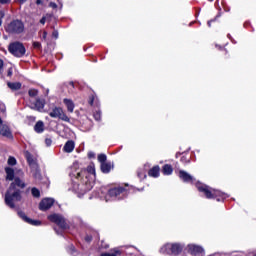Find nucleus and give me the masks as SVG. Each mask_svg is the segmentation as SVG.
I'll list each match as a JSON object with an SVG mask.
<instances>
[{
  "label": "nucleus",
  "mask_w": 256,
  "mask_h": 256,
  "mask_svg": "<svg viewBox=\"0 0 256 256\" xmlns=\"http://www.w3.org/2000/svg\"><path fill=\"white\" fill-rule=\"evenodd\" d=\"M8 51L14 57H23L25 55V46L21 42H12L8 46Z\"/></svg>",
  "instance_id": "nucleus-3"
},
{
  "label": "nucleus",
  "mask_w": 256,
  "mask_h": 256,
  "mask_svg": "<svg viewBox=\"0 0 256 256\" xmlns=\"http://www.w3.org/2000/svg\"><path fill=\"white\" fill-rule=\"evenodd\" d=\"M43 39H47V32H43Z\"/></svg>",
  "instance_id": "nucleus-38"
},
{
  "label": "nucleus",
  "mask_w": 256,
  "mask_h": 256,
  "mask_svg": "<svg viewBox=\"0 0 256 256\" xmlns=\"http://www.w3.org/2000/svg\"><path fill=\"white\" fill-rule=\"evenodd\" d=\"M7 75H8V77H11L13 75V69L12 68L8 69Z\"/></svg>",
  "instance_id": "nucleus-32"
},
{
  "label": "nucleus",
  "mask_w": 256,
  "mask_h": 256,
  "mask_svg": "<svg viewBox=\"0 0 256 256\" xmlns=\"http://www.w3.org/2000/svg\"><path fill=\"white\" fill-rule=\"evenodd\" d=\"M27 159H28L29 163H31V161H33V159H31V155H28Z\"/></svg>",
  "instance_id": "nucleus-39"
},
{
  "label": "nucleus",
  "mask_w": 256,
  "mask_h": 256,
  "mask_svg": "<svg viewBox=\"0 0 256 256\" xmlns=\"http://www.w3.org/2000/svg\"><path fill=\"white\" fill-rule=\"evenodd\" d=\"M33 47L34 49H41V44L39 42H34Z\"/></svg>",
  "instance_id": "nucleus-31"
},
{
  "label": "nucleus",
  "mask_w": 256,
  "mask_h": 256,
  "mask_svg": "<svg viewBox=\"0 0 256 256\" xmlns=\"http://www.w3.org/2000/svg\"><path fill=\"white\" fill-rule=\"evenodd\" d=\"M31 193L33 197H41V192L37 188H32Z\"/></svg>",
  "instance_id": "nucleus-26"
},
{
  "label": "nucleus",
  "mask_w": 256,
  "mask_h": 256,
  "mask_svg": "<svg viewBox=\"0 0 256 256\" xmlns=\"http://www.w3.org/2000/svg\"><path fill=\"white\" fill-rule=\"evenodd\" d=\"M188 253H191V255H195V256H203V253H205V250L201 246L190 244L188 245Z\"/></svg>",
  "instance_id": "nucleus-8"
},
{
  "label": "nucleus",
  "mask_w": 256,
  "mask_h": 256,
  "mask_svg": "<svg viewBox=\"0 0 256 256\" xmlns=\"http://www.w3.org/2000/svg\"><path fill=\"white\" fill-rule=\"evenodd\" d=\"M34 131L36 133H43L45 131V124L43 121H38L34 126Z\"/></svg>",
  "instance_id": "nucleus-17"
},
{
  "label": "nucleus",
  "mask_w": 256,
  "mask_h": 256,
  "mask_svg": "<svg viewBox=\"0 0 256 256\" xmlns=\"http://www.w3.org/2000/svg\"><path fill=\"white\" fill-rule=\"evenodd\" d=\"M179 177L182 179V181H184V183H191V181H193V176L184 170L179 171Z\"/></svg>",
  "instance_id": "nucleus-12"
},
{
  "label": "nucleus",
  "mask_w": 256,
  "mask_h": 256,
  "mask_svg": "<svg viewBox=\"0 0 256 256\" xmlns=\"http://www.w3.org/2000/svg\"><path fill=\"white\" fill-rule=\"evenodd\" d=\"M36 5H43V0H36Z\"/></svg>",
  "instance_id": "nucleus-37"
},
{
  "label": "nucleus",
  "mask_w": 256,
  "mask_h": 256,
  "mask_svg": "<svg viewBox=\"0 0 256 256\" xmlns=\"http://www.w3.org/2000/svg\"><path fill=\"white\" fill-rule=\"evenodd\" d=\"M49 7H52V9H57V5L54 2H50Z\"/></svg>",
  "instance_id": "nucleus-33"
},
{
  "label": "nucleus",
  "mask_w": 256,
  "mask_h": 256,
  "mask_svg": "<svg viewBox=\"0 0 256 256\" xmlns=\"http://www.w3.org/2000/svg\"><path fill=\"white\" fill-rule=\"evenodd\" d=\"M47 21L46 17H42L40 20L41 25H45V22Z\"/></svg>",
  "instance_id": "nucleus-34"
},
{
  "label": "nucleus",
  "mask_w": 256,
  "mask_h": 256,
  "mask_svg": "<svg viewBox=\"0 0 256 256\" xmlns=\"http://www.w3.org/2000/svg\"><path fill=\"white\" fill-rule=\"evenodd\" d=\"M8 165H17V160L15 159V157L8 158Z\"/></svg>",
  "instance_id": "nucleus-27"
},
{
  "label": "nucleus",
  "mask_w": 256,
  "mask_h": 256,
  "mask_svg": "<svg viewBox=\"0 0 256 256\" xmlns=\"http://www.w3.org/2000/svg\"><path fill=\"white\" fill-rule=\"evenodd\" d=\"M19 3H25L27 0H17Z\"/></svg>",
  "instance_id": "nucleus-42"
},
{
  "label": "nucleus",
  "mask_w": 256,
  "mask_h": 256,
  "mask_svg": "<svg viewBox=\"0 0 256 256\" xmlns=\"http://www.w3.org/2000/svg\"><path fill=\"white\" fill-rule=\"evenodd\" d=\"M83 175H85V171H81L77 174V178L79 177H83Z\"/></svg>",
  "instance_id": "nucleus-35"
},
{
  "label": "nucleus",
  "mask_w": 256,
  "mask_h": 256,
  "mask_svg": "<svg viewBox=\"0 0 256 256\" xmlns=\"http://www.w3.org/2000/svg\"><path fill=\"white\" fill-rule=\"evenodd\" d=\"M18 215H19V217H21V219H23V221H25L26 223H29L30 225H35V226L41 225L40 221L33 220V219L27 217V215H25L24 212L20 211V212H18Z\"/></svg>",
  "instance_id": "nucleus-9"
},
{
  "label": "nucleus",
  "mask_w": 256,
  "mask_h": 256,
  "mask_svg": "<svg viewBox=\"0 0 256 256\" xmlns=\"http://www.w3.org/2000/svg\"><path fill=\"white\" fill-rule=\"evenodd\" d=\"M98 161L99 163H101V165H103V163H106L105 161H107V155L105 154L98 155Z\"/></svg>",
  "instance_id": "nucleus-24"
},
{
  "label": "nucleus",
  "mask_w": 256,
  "mask_h": 256,
  "mask_svg": "<svg viewBox=\"0 0 256 256\" xmlns=\"http://www.w3.org/2000/svg\"><path fill=\"white\" fill-rule=\"evenodd\" d=\"M20 175H23V171L19 170Z\"/></svg>",
  "instance_id": "nucleus-45"
},
{
  "label": "nucleus",
  "mask_w": 256,
  "mask_h": 256,
  "mask_svg": "<svg viewBox=\"0 0 256 256\" xmlns=\"http://www.w3.org/2000/svg\"><path fill=\"white\" fill-rule=\"evenodd\" d=\"M198 191H201L202 193H204L207 199H215V197L221 196V191L215 190V189H209V187L205 185H199Z\"/></svg>",
  "instance_id": "nucleus-4"
},
{
  "label": "nucleus",
  "mask_w": 256,
  "mask_h": 256,
  "mask_svg": "<svg viewBox=\"0 0 256 256\" xmlns=\"http://www.w3.org/2000/svg\"><path fill=\"white\" fill-rule=\"evenodd\" d=\"M94 119L96 121H101V111L94 112Z\"/></svg>",
  "instance_id": "nucleus-28"
},
{
  "label": "nucleus",
  "mask_w": 256,
  "mask_h": 256,
  "mask_svg": "<svg viewBox=\"0 0 256 256\" xmlns=\"http://www.w3.org/2000/svg\"><path fill=\"white\" fill-rule=\"evenodd\" d=\"M5 30L7 33L19 35L25 31V25L21 20H13L5 27Z\"/></svg>",
  "instance_id": "nucleus-2"
},
{
  "label": "nucleus",
  "mask_w": 256,
  "mask_h": 256,
  "mask_svg": "<svg viewBox=\"0 0 256 256\" xmlns=\"http://www.w3.org/2000/svg\"><path fill=\"white\" fill-rule=\"evenodd\" d=\"M163 173L164 175H171V173H173V167L169 164H165L163 166Z\"/></svg>",
  "instance_id": "nucleus-22"
},
{
  "label": "nucleus",
  "mask_w": 256,
  "mask_h": 256,
  "mask_svg": "<svg viewBox=\"0 0 256 256\" xmlns=\"http://www.w3.org/2000/svg\"><path fill=\"white\" fill-rule=\"evenodd\" d=\"M7 85L12 91H19L21 89V83L19 82H8Z\"/></svg>",
  "instance_id": "nucleus-20"
},
{
  "label": "nucleus",
  "mask_w": 256,
  "mask_h": 256,
  "mask_svg": "<svg viewBox=\"0 0 256 256\" xmlns=\"http://www.w3.org/2000/svg\"><path fill=\"white\" fill-rule=\"evenodd\" d=\"M90 105H93V100H92V101H90Z\"/></svg>",
  "instance_id": "nucleus-47"
},
{
  "label": "nucleus",
  "mask_w": 256,
  "mask_h": 256,
  "mask_svg": "<svg viewBox=\"0 0 256 256\" xmlns=\"http://www.w3.org/2000/svg\"><path fill=\"white\" fill-rule=\"evenodd\" d=\"M3 17H5V12L0 11V27L3 25Z\"/></svg>",
  "instance_id": "nucleus-30"
},
{
  "label": "nucleus",
  "mask_w": 256,
  "mask_h": 256,
  "mask_svg": "<svg viewBox=\"0 0 256 256\" xmlns=\"http://www.w3.org/2000/svg\"><path fill=\"white\" fill-rule=\"evenodd\" d=\"M48 141L50 142L51 140H46V142H48Z\"/></svg>",
  "instance_id": "nucleus-49"
},
{
  "label": "nucleus",
  "mask_w": 256,
  "mask_h": 256,
  "mask_svg": "<svg viewBox=\"0 0 256 256\" xmlns=\"http://www.w3.org/2000/svg\"><path fill=\"white\" fill-rule=\"evenodd\" d=\"M87 171L88 173H90L91 175H95V166L90 165L87 167Z\"/></svg>",
  "instance_id": "nucleus-29"
},
{
  "label": "nucleus",
  "mask_w": 256,
  "mask_h": 256,
  "mask_svg": "<svg viewBox=\"0 0 256 256\" xmlns=\"http://www.w3.org/2000/svg\"><path fill=\"white\" fill-rule=\"evenodd\" d=\"M64 104L66 105L69 113H73L75 109V104L73 103V100L64 99Z\"/></svg>",
  "instance_id": "nucleus-19"
},
{
  "label": "nucleus",
  "mask_w": 256,
  "mask_h": 256,
  "mask_svg": "<svg viewBox=\"0 0 256 256\" xmlns=\"http://www.w3.org/2000/svg\"><path fill=\"white\" fill-rule=\"evenodd\" d=\"M55 203L53 198H44L41 200L39 204L40 211H48V209L52 208Z\"/></svg>",
  "instance_id": "nucleus-7"
},
{
  "label": "nucleus",
  "mask_w": 256,
  "mask_h": 256,
  "mask_svg": "<svg viewBox=\"0 0 256 256\" xmlns=\"http://www.w3.org/2000/svg\"><path fill=\"white\" fill-rule=\"evenodd\" d=\"M6 171V179L8 181H13V179H15V170H13L12 168H5Z\"/></svg>",
  "instance_id": "nucleus-18"
},
{
  "label": "nucleus",
  "mask_w": 256,
  "mask_h": 256,
  "mask_svg": "<svg viewBox=\"0 0 256 256\" xmlns=\"http://www.w3.org/2000/svg\"><path fill=\"white\" fill-rule=\"evenodd\" d=\"M49 115L53 119H61V121H65L66 123H69V118L67 114L63 111V108L55 107L53 110L49 113Z\"/></svg>",
  "instance_id": "nucleus-5"
},
{
  "label": "nucleus",
  "mask_w": 256,
  "mask_h": 256,
  "mask_svg": "<svg viewBox=\"0 0 256 256\" xmlns=\"http://www.w3.org/2000/svg\"><path fill=\"white\" fill-rule=\"evenodd\" d=\"M124 191H125V188L123 187L111 188L108 191V195L109 197H119V195H123Z\"/></svg>",
  "instance_id": "nucleus-10"
},
{
  "label": "nucleus",
  "mask_w": 256,
  "mask_h": 256,
  "mask_svg": "<svg viewBox=\"0 0 256 256\" xmlns=\"http://www.w3.org/2000/svg\"><path fill=\"white\" fill-rule=\"evenodd\" d=\"M167 248L171 249V252L173 253V255H179V253L183 251V248L179 244H168Z\"/></svg>",
  "instance_id": "nucleus-14"
},
{
  "label": "nucleus",
  "mask_w": 256,
  "mask_h": 256,
  "mask_svg": "<svg viewBox=\"0 0 256 256\" xmlns=\"http://www.w3.org/2000/svg\"><path fill=\"white\" fill-rule=\"evenodd\" d=\"M0 69H3V60L0 59Z\"/></svg>",
  "instance_id": "nucleus-40"
},
{
  "label": "nucleus",
  "mask_w": 256,
  "mask_h": 256,
  "mask_svg": "<svg viewBox=\"0 0 256 256\" xmlns=\"http://www.w3.org/2000/svg\"><path fill=\"white\" fill-rule=\"evenodd\" d=\"M117 255H121V251L114 250L111 253H102V254H100V256H117Z\"/></svg>",
  "instance_id": "nucleus-23"
},
{
  "label": "nucleus",
  "mask_w": 256,
  "mask_h": 256,
  "mask_svg": "<svg viewBox=\"0 0 256 256\" xmlns=\"http://www.w3.org/2000/svg\"><path fill=\"white\" fill-rule=\"evenodd\" d=\"M45 107V99L38 98L36 99L34 103V107L32 109H35L36 111H41Z\"/></svg>",
  "instance_id": "nucleus-15"
},
{
  "label": "nucleus",
  "mask_w": 256,
  "mask_h": 256,
  "mask_svg": "<svg viewBox=\"0 0 256 256\" xmlns=\"http://www.w3.org/2000/svg\"><path fill=\"white\" fill-rule=\"evenodd\" d=\"M28 94H29L30 97H37V95H39V90H37V89H30L28 91Z\"/></svg>",
  "instance_id": "nucleus-25"
},
{
  "label": "nucleus",
  "mask_w": 256,
  "mask_h": 256,
  "mask_svg": "<svg viewBox=\"0 0 256 256\" xmlns=\"http://www.w3.org/2000/svg\"><path fill=\"white\" fill-rule=\"evenodd\" d=\"M53 36L57 39V37H58L57 32H53Z\"/></svg>",
  "instance_id": "nucleus-41"
},
{
  "label": "nucleus",
  "mask_w": 256,
  "mask_h": 256,
  "mask_svg": "<svg viewBox=\"0 0 256 256\" xmlns=\"http://www.w3.org/2000/svg\"><path fill=\"white\" fill-rule=\"evenodd\" d=\"M113 169V163L111 162H104L101 164V171L102 173H109Z\"/></svg>",
  "instance_id": "nucleus-16"
},
{
  "label": "nucleus",
  "mask_w": 256,
  "mask_h": 256,
  "mask_svg": "<svg viewBox=\"0 0 256 256\" xmlns=\"http://www.w3.org/2000/svg\"><path fill=\"white\" fill-rule=\"evenodd\" d=\"M74 150H75V142H73L72 140L67 141L63 147V151L65 153H73Z\"/></svg>",
  "instance_id": "nucleus-13"
},
{
  "label": "nucleus",
  "mask_w": 256,
  "mask_h": 256,
  "mask_svg": "<svg viewBox=\"0 0 256 256\" xmlns=\"http://www.w3.org/2000/svg\"><path fill=\"white\" fill-rule=\"evenodd\" d=\"M0 3L2 5H7V3H9V0H0Z\"/></svg>",
  "instance_id": "nucleus-36"
},
{
  "label": "nucleus",
  "mask_w": 256,
  "mask_h": 256,
  "mask_svg": "<svg viewBox=\"0 0 256 256\" xmlns=\"http://www.w3.org/2000/svg\"><path fill=\"white\" fill-rule=\"evenodd\" d=\"M208 25L211 27V22H208Z\"/></svg>",
  "instance_id": "nucleus-48"
},
{
  "label": "nucleus",
  "mask_w": 256,
  "mask_h": 256,
  "mask_svg": "<svg viewBox=\"0 0 256 256\" xmlns=\"http://www.w3.org/2000/svg\"><path fill=\"white\" fill-rule=\"evenodd\" d=\"M21 189H25V182L19 177H15L5 194V203L10 209H15V203L21 201Z\"/></svg>",
  "instance_id": "nucleus-1"
},
{
  "label": "nucleus",
  "mask_w": 256,
  "mask_h": 256,
  "mask_svg": "<svg viewBox=\"0 0 256 256\" xmlns=\"http://www.w3.org/2000/svg\"><path fill=\"white\" fill-rule=\"evenodd\" d=\"M0 135H2V137H7L8 139H11L12 135L9 126L4 124L0 125Z\"/></svg>",
  "instance_id": "nucleus-11"
},
{
  "label": "nucleus",
  "mask_w": 256,
  "mask_h": 256,
  "mask_svg": "<svg viewBox=\"0 0 256 256\" xmlns=\"http://www.w3.org/2000/svg\"><path fill=\"white\" fill-rule=\"evenodd\" d=\"M49 221L52 223H56L60 229H67L69 225H67V222L65 221V218L61 216L60 214H52L48 216Z\"/></svg>",
  "instance_id": "nucleus-6"
},
{
  "label": "nucleus",
  "mask_w": 256,
  "mask_h": 256,
  "mask_svg": "<svg viewBox=\"0 0 256 256\" xmlns=\"http://www.w3.org/2000/svg\"><path fill=\"white\" fill-rule=\"evenodd\" d=\"M86 240L87 241H91V237H86Z\"/></svg>",
  "instance_id": "nucleus-44"
},
{
  "label": "nucleus",
  "mask_w": 256,
  "mask_h": 256,
  "mask_svg": "<svg viewBox=\"0 0 256 256\" xmlns=\"http://www.w3.org/2000/svg\"><path fill=\"white\" fill-rule=\"evenodd\" d=\"M159 166H154L152 169L149 170L148 175L150 177H159Z\"/></svg>",
  "instance_id": "nucleus-21"
},
{
  "label": "nucleus",
  "mask_w": 256,
  "mask_h": 256,
  "mask_svg": "<svg viewBox=\"0 0 256 256\" xmlns=\"http://www.w3.org/2000/svg\"><path fill=\"white\" fill-rule=\"evenodd\" d=\"M89 157H95V154L89 153Z\"/></svg>",
  "instance_id": "nucleus-43"
},
{
  "label": "nucleus",
  "mask_w": 256,
  "mask_h": 256,
  "mask_svg": "<svg viewBox=\"0 0 256 256\" xmlns=\"http://www.w3.org/2000/svg\"><path fill=\"white\" fill-rule=\"evenodd\" d=\"M1 123H3V120L0 118V125H1Z\"/></svg>",
  "instance_id": "nucleus-46"
}]
</instances>
